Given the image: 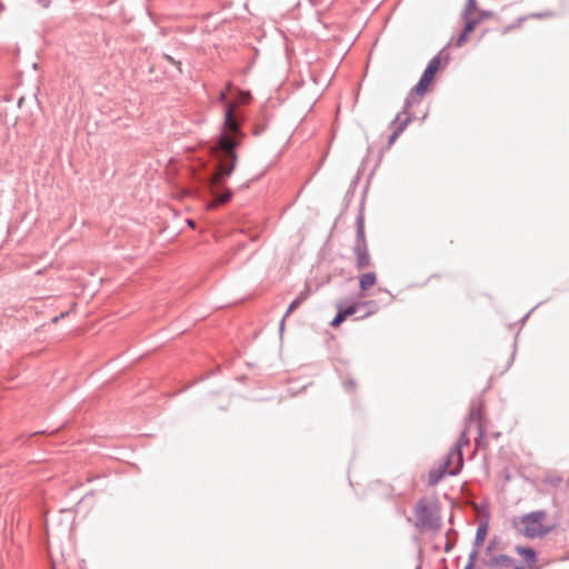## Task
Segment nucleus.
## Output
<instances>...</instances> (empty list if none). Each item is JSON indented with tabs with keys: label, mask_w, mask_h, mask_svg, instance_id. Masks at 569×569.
Listing matches in <instances>:
<instances>
[{
	"label": "nucleus",
	"mask_w": 569,
	"mask_h": 569,
	"mask_svg": "<svg viewBox=\"0 0 569 569\" xmlns=\"http://www.w3.org/2000/svg\"><path fill=\"white\" fill-rule=\"evenodd\" d=\"M416 569H421V563H419V565L416 567Z\"/></svg>",
	"instance_id": "4c0bfd02"
},
{
	"label": "nucleus",
	"mask_w": 569,
	"mask_h": 569,
	"mask_svg": "<svg viewBox=\"0 0 569 569\" xmlns=\"http://www.w3.org/2000/svg\"><path fill=\"white\" fill-rule=\"evenodd\" d=\"M66 316L64 312H62L60 316L53 318V322L59 321L60 318H63Z\"/></svg>",
	"instance_id": "c756f323"
},
{
	"label": "nucleus",
	"mask_w": 569,
	"mask_h": 569,
	"mask_svg": "<svg viewBox=\"0 0 569 569\" xmlns=\"http://www.w3.org/2000/svg\"><path fill=\"white\" fill-rule=\"evenodd\" d=\"M337 313L330 322L332 328L339 327L348 317L357 313L358 310L367 308L368 310L358 317L357 319H363L370 315L376 312V302L372 300L362 301V302H352L348 306H345L342 301L336 302Z\"/></svg>",
	"instance_id": "20e7f679"
},
{
	"label": "nucleus",
	"mask_w": 569,
	"mask_h": 569,
	"mask_svg": "<svg viewBox=\"0 0 569 569\" xmlns=\"http://www.w3.org/2000/svg\"><path fill=\"white\" fill-rule=\"evenodd\" d=\"M356 263L359 270L369 267L371 264L369 251H356Z\"/></svg>",
	"instance_id": "f3484780"
},
{
	"label": "nucleus",
	"mask_w": 569,
	"mask_h": 569,
	"mask_svg": "<svg viewBox=\"0 0 569 569\" xmlns=\"http://www.w3.org/2000/svg\"><path fill=\"white\" fill-rule=\"evenodd\" d=\"M430 82L420 78L418 83L411 89L407 98L405 99L401 113H411L410 109L421 102L422 96L427 92Z\"/></svg>",
	"instance_id": "423d86ee"
},
{
	"label": "nucleus",
	"mask_w": 569,
	"mask_h": 569,
	"mask_svg": "<svg viewBox=\"0 0 569 569\" xmlns=\"http://www.w3.org/2000/svg\"><path fill=\"white\" fill-rule=\"evenodd\" d=\"M40 2H42V6L43 7H48L49 6V0H39Z\"/></svg>",
	"instance_id": "7c9ffc66"
},
{
	"label": "nucleus",
	"mask_w": 569,
	"mask_h": 569,
	"mask_svg": "<svg viewBox=\"0 0 569 569\" xmlns=\"http://www.w3.org/2000/svg\"><path fill=\"white\" fill-rule=\"evenodd\" d=\"M510 29H511V27H508V28H506V29H505V31H503V32L506 33V32H508V30H510Z\"/></svg>",
	"instance_id": "c9c22d12"
},
{
	"label": "nucleus",
	"mask_w": 569,
	"mask_h": 569,
	"mask_svg": "<svg viewBox=\"0 0 569 569\" xmlns=\"http://www.w3.org/2000/svg\"><path fill=\"white\" fill-rule=\"evenodd\" d=\"M468 36H469V33H467L466 31L462 30V32L459 34V37L456 40V47H458V48L462 47L467 42Z\"/></svg>",
	"instance_id": "b1692460"
},
{
	"label": "nucleus",
	"mask_w": 569,
	"mask_h": 569,
	"mask_svg": "<svg viewBox=\"0 0 569 569\" xmlns=\"http://www.w3.org/2000/svg\"><path fill=\"white\" fill-rule=\"evenodd\" d=\"M220 161H218L216 173L212 177L211 192L214 199L213 206L224 204L232 198V191L228 188H222L223 181L227 177H222Z\"/></svg>",
	"instance_id": "39448f33"
},
{
	"label": "nucleus",
	"mask_w": 569,
	"mask_h": 569,
	"mask_svg": "<svg viewBox=\"0 0 569 569\" xmlns=\"http://www.w3.org/2000/svg\"><path fill=\"white\" fill-rule=\"evenodd\" d=\"M22 101H23V98H20L18 101V104L21 106Z\"/></svg>",
	"instance_id": "72a5a7b5"
},
{
	"label": "nucleus",
	"mask_w": 569,
	"mask_h": 569,
	"mask_svg": "<svg viewBox=\"0 0 569 569\" xmlns=\"http://www.w3.org/2000/svg\"><path fill=\"white\" fill-rule=\"evenodd\" d=\"M482 433H483V432H482V429L480 428L479 436H480V437H482Z\"/></svg>",
	"instance_id": "e433bc0d"
},
{
	"label": "nucleus",
	"mask_w": 569,
	"mask_h": 569,
	"mask_svg": "<svg viewBox=\"0 0 569 569\" xmlns=\"http://www.w3.org/2000/svg\"><path fill=\"white\" fill-rule=\"evenodd\" d=\"M445 60H446V62H448V60H449V54H446Z\"/></svg>",
	"instance_id": "f704fd0d"
},
{
	"label": "nucleus",
	"mask_w": 569,
	"mask_h": 569,
	"mask_svg": "<svg viewBox=\"0 0 569 569\" xmlns=\"http://www.w3.org/2000/svg\"><path fill=\"white\" fill-rule=\"evenodd\" d=\"M377 282V276L375 272H367L359 278V288L361 291H367L369 288L375 286Z\"/></svg>",
	"instance_id": "dca6fc26"
},
{
	"label": "nucleus",
	"mask_w": 569,
	"mask_h": 569,
	"mask_svg": "<svg viewBox=\"0 0 569 569\" xmlns=\"http://www.w3.org/2000/svg\"><path fill=\"white\" fill-rule=\"evenodd\" d=\"M478 556H479L478 550H471V552L469 553V557H468V561L463 569H475Z\"/></svg>",
	"instance_id": "aec40b11"
},
{
	"label": "nucleus",
	"mask_w": 569,
	"mask_h": 569,
	"mask_svg": "<svg viewBox=\"0 0 569 569\" xmlns=\"http://www.w3.org/2000/svg\"><path fill=\"white\" fill-rule=\"evenodd\" d=\"M264 130H266V126L264 124H257V126H254L252 133L254 136H259L262 132H264Z\"/></svg>",
	"instance_id": "bb28decb"
},
{
	"label": "nucleus",
	"mask_w": 569,
	"mask_h": 569,
	"mask_svg": "<svg viewBox=\"0 0 569 569\" xmlns=\"http://www.w3.org/2000/svg\"><path fill=\"white\" fill-rule=\"evenodd\" d=\"M162 58L166 61H168L170 64L174 66L178 69L179 73H182L181 62L180 61L176 60L173 57H171V56H169L167 53H163Z\"/></svg>",
	"instance_id": "5701e85b"
},
{
	"label": "nucleus",
	"mask_w": 569,
	"mask_h": 569,
	"mask_svg": "<svg viewBox=\"0 0 569 569\" xmlns=\"http://www.w3.org/2000/svg\"><path fill=\"white\" fill-rule=\"evenodd\" d=\"M311 293V290L309 287H306L298 296L296 299H293L287 311L284 312L281 321H280V326H279V330H280V333H282V331L284 330V322H286V319L287 317H289L296 309H298L310 296Z\"/></svg>",
	"instance_id": "9d476101"
},
{
	"label": "nucleus",
	"mask_w": 569,
	"mask_h": 569,
	"mask_svg": "<svg viewBox=\"0 0 569 569\" xmlns=\"http://www.w3.org/2000/svg\"><path fill=\"white\" fill-rule=\"evenodd\" d=\"M481 417V406H475L473 403L471 405V408H470V411H469V417L468 419L470 421H475V420H479Z\"/></svg>",
	"instance_id": "412c9836"
},
{
	"label": "nucleus",
	"mask_w": 569,
	"mask_h": 569,
	"mask_svg": "<svg viewBox=\"0 0 569 569\" xmlns=\"http://www.w3.org/2000/svg\"><path fill=\"white\" fill-rule=\"evenodd\" d=\"M343 388L346 391L350 392L356 388V381L353 379H349L343 382Z\"/></svg>",
	"instance_id": "a878e982"
},
{
	"label": "nucleus",
	"mask_w": 569,
	"mask_h": 569,
	"mask_svg": "<svg viewBox=\"0 0 569 569\" xmlns=\"http://www.w3.org/2000/svg\"><path fill=\"white\" fill-rule=\"evenodd\" d=\"M219 100H221V101H224V100H226V93H224V92H221V93H220Z\"/></svg>",
	"instance_id": "2f4dec72"
},
{
	"label": "nucleus",
	"mask_w": 569,
	"mask_h": 569,
	"mask_svg": "<svg viewBox=\"0 0 569 569\" xmlns=\"http://www.w3.org/2000/svg\"><path fill=\"white\" fill-rule=\"evenodd\" d=\"M236 106L227 104L224 112V131L220 134L216 146L217 161H220L222 177H230L236 168L238 156L237 147L241 143L243 132L241 131V120L234 112Z\"/></svg>",
	"instance_id": "f257e3e1"
},
{
	"label": "nucleus",
	"mask_w": 569,
	"mask_h": 569,
	"mask_svg": "<svg viewBox=\"0 0 569 569\" xmlns=\"http://www.w3.org/2000/svg\"><path fill=\"white\" fill-rule=\"evenodd\" d=\"M458 473H459V469L446 470L445 467H441V465H440L439 467L432 468L429 471L428 483H429V486H436L438 482H440L442 480V478L446 475L456 476Z\"/></svg>",
	"instance_id": "ddd939ff"
},
{
	"label": "nucleus",
	"mask_w": 569,
	"mask_h": 569,
	"mask_svg": "<svg viewBox=\"0 0 569 569\" xmlns=\"http://www.w3.org/2000/svg\"><path fill=\"white\" fill-rule=\"evenodd\" d=\"M493 14H495L493 11L479 9L477 11V17L476 18L480 19V22H481L483 20L492 18Z\"/></svg>",
	"instance_id": "4be33fe9"
},
{
	"label": "nucleus",
	"mask_w": 569,
	"mask_h": 569,
	"mask_svg": "<svg viewBox=\"0 0 569 569\" xmlns=\"http://www.w3.org/2000/svg\"><path fill=\"white\" fill-rule=\"evenodd\" d=\"M468 443H469V439L466 435V431H462L459 439L455 443V446H459V450H461L462 446L468 445Z\"/></svg>",
	"instance_id": "393cba45"
},
{
	"label": "nucleus",
	"mask_w": 569,
	"mask_h": 569,
	"mask_svg": "<svg viewBox=\"0 0 569 569\" xmlns=\"http://www.w3.org/2000/svg\"><path fill=\"white\" fill-rule=\"evenodd\" d=\"M250 98H251L250 92L243 93V102H248L250 100Z\"/></svg>",
	"instance_id": "cd10ccee"
},
{
	"label": "nucleus",
	"mask_w": 569,
	"mask_h": 569,
	"mask_svg": "<svg viewBox=\"0 0 569 569\" xmlns=\"http://www.w3.org/2000/svg\"><path fill=\"white\" fill-rule=\"evenodd\" d=\"M353 249H367L365 238V217L362 211H359L356 219V242Z\"/></svg>",
	"instance_id": "9b49d317"
},
{
	"label": "nucleus",
	"mask_w": 569,
	"mask_h": 569,
	"mask_svg": "<svg viewBox=\"0 0 569 569\" xmlns=\"http://www.w3.org/2000/svg\"><path fill=\"white\" fill-rule=\"evenodd\" d=\"M488 566L491 568L506 567V568L516 569V560L508 555L500 553V555L493 556L489 560Z\"/></svg>",
	"instance_id": "4468645a"
},
{
	"label": "nucleus",
	"mask_w": 569,
	"mask_h": 569,
	"mask_svg": "<svg viewBox=\"0 0 569 569\" xmlns=\"http://www.w3.org/2000/svg\"><path fill=\"white\" fill-rule=\"evenodd\" d=\"M462 466V451L459 450V446H453L450 449V451L446 455L445 461L441 463V467H445L446 470L459 469L460 471Z\"/></svg>",
	"instance_id": "1a4fd4ad"
},
{
	"label": "nucleus",
	"mask_w": 569,
	"mask_h": 569,
	"mask_svg": "<svg viewBox=\"0 0 569 569\" xmlns=\"http://www.w3.org/2000/svg\"><path fill=\"white\" fill-rule=\"evenodd\" d=\"M492 548H493V546L490 543V545L486 548L487 552H488V553H489V552H491V551H492Z\"/></svg>",
	"instance_id": "473e14b6"
},
{
	"label": "nucleus",
	"mask_w": 569,
	"mask_h": 569,
	"mask_svg": "<svg viewBox=\"0 0 569 569\" xmlns=\"http://www.w3.org/2000/svg\"><path fill=\"white\" fill-rule=\"evenodd\" d=\"M462 20L465 21V27H463V31H466L467 33H471L476 27L480 23V19H477L476 17H472V16H467V17H461Z\"/></svg>",
	"instance_id": "a211bd4d"
},
{
	"label": "nucleus",
	"mask_w": 569,
	"mask_h": 569,
	"mask_svg": "<svg viewBox=\"0 0 569 569\" xmlns=\"http://www.w3.org/2000/svg\"><path fill=\"white\" fill-rule=\"evenodd\" d=\"M415 119L412 113H401L398 112L395 119L390 122V128L392 129V133L388 139V148H390L398 137L406 130L408 124Z\"/></svg>",
	"instance_id": "0eeeda50"
},
{
	"label": "nucleus",
	"mask_w": 569,
	"mask_h": 569,
	"mask_svg": "<svg viewBox=\"0 0 569 569\" xmlns=\"http://www.w3.org/2000/svg\"><path fill=\"white\" fill-rule=\"evenodd\" d=\"M545 510H536L526 513L519 518H513V527L528 539L542 538L555 530V525L546 526L542 521L546 519Z\"/></svg>",
	"instance_id": "f03ea898"
},
{
	"label": "nucleus",
	"mask_w": 569,
	"mask_h": 569,
	"mask_svg": "<svg viewBox=\"0 0 569 569\" xmlns=\"http://www.w3.org/2000/svg\"><path fill=\"white\" fill-rule=\"evenodd\" d=\"M479 9L476 0H467L466 6L462 10L461 17L472 16Z\"/></svg>",
	"instance_id": "6ab92c4d"
},
{
	"label": "nucleus",
	"mask_w": 569,
	"mask_h": 569,
	"mask_svg": "<svg viewBox=\"0 0 569 569\" xmlns=\"http://www.w3.org/2000/svg\"><path fill=\"white\" fill-rule=\"evenodd\" d=\"M487 532H488V523L481 522L478 526L477 531H476L472 550L479 551V547L482 546V543L486 539Z\"/></svg>",
	"instance_id": "2eb2a0df"
},
{
	"label": "nucleus",
	"mask_w": 569,
	"mask_h": 569,
	"mask_svg": "<svg viewBox=\"0 0 569 569\" xmlns=\"http://www.w3.org/2000/svg\"><path fill=\"white\" fill-rule=\"evenodd\" d=\"M415 527L420 531L437 532L441 528V516L438 501L429 505L426 498H420L415 507Z\"/></svg>",
	"instance_id": "7ed1b4c3"
},
{
	"label": "nucleus",
	"mask_w": 569,
	"mask_h": 569,
	"mask_svg": "<svg viewBox=\"0 0 569 569\" xmlns=\"http://www.w3.org/2000/svg\"><path fill=\"white\" fill-rule=\"evenodd\" d=\"M517 553L522 557L523 565L516 562V569H533L538 560V556L535 549L530 547L517 546Z\"/></svg>",
	"instance_id": "6e6552de"
},
{
	"label": "nucleus",
	"mask_w": 569,
	"mask_h": 569,
	"mask_svg": "<svg viewBox=\"0 0 569 569\" xmlns=\"http://www.w3.org/2000/svg\"><path fill=\"white\" fill-rule=\"evenodd\" d=\"M445 48L437 54L430 61L429 63L427 64L422 76L420 78L425 79L426 81L428 82H432L436 73L438 72L439 68H440V63H441V56L445 52Z\"/></svg>",
	"instance_id": "f8f14e48"
},
{
	"label": "nucleus",
	"mask_w": 569,
	"mask_h": 569,
	"mask_svg": "<svg viewBox=\"0 0 569 569\" xmlns=\"http://www.w3.org/2000/svg\"><path fill=\"white\" fill-rule=\"evenodd\" d=\"M450 549H451V545H450L449 540H447L446 546H445V551L448 552Z\"/></svg>",
	"instance_id": "c85d7f7f"
}]
</instances>
